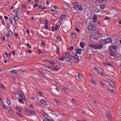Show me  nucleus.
Wrapping results in <instances>:
<instances>
[{
  "instance_id": "f257e3e1",
  "label": "nucleus",
  "mask_w": 121,
  "mask_h": 121,
  "mask_svg": "<svg viewBox=\"0 0 121 121\" xmlns=\"http://www.w3.org/2000/svg\"><path fill=\"white\" fill-rule=\"evenodd\" d=\"M107 1V0H96L95 1V3L96 5H99V4H101L105 3Z\"/></svg>"
},
{
  "instance_id": "f03ea898",
  "label": "nucleus",
  "mask_w": 121,
  "mask_h": 121,
  "mask_svg": "<svg viewBox=\"0 0 121 121\" xmlns=\"http://www.w3.org/2000/svg\"><path fill=\"white\" fill-rule=\"evenodd\" d=\"M95 49H99L103 48V45L102 44H99L98 43H96L95 44Z\"/></svg>"
},
{
  "instance_id": "7ed1b4c3",
  "label": "nucleus",
  "mask_w": 121,
  "mask_h": 121,
  "mask_svg": "<svg viewBox=\"0 0 121 121\" xmlns=\"http://www.w3.org/2000/svg\"><path fill=\"white\" fill-rule=\"evenodd\" d=\"M63 6L65 9L70 10L71 9V7L67 4L64 3L63 4Z\"/></svg>"
},
{
  "instance_id": "20e7f679",
  "label": "nucleus",
  "mask_w": 121,
  "mask_h": 121,
  "mask_svg": "<svg viewBox=\"0 0 121 121\" xmlns=\"http://www.w3.org/2000/svg\"><path fill=\"white\" fill-rule=\"evenodd\" d=\"M66 18V16L64 14H62L60 16V20L61 21L65 20Z\"/></svg>"
},
{
  "instance_id": "39448f33",
  "label": "nucleus",
  "mask_w": 121,
  "mask_h": 121,
  "mask_svg": "<svg viewBox=\"0 0 121 121\" xmlns=\"http://www.w3.org/2000/svg\"><path fill=\"white\" fill-rule=\"evenodd\" d=\"M105 41V42L106 43V44L109 43L111 42L112 41L110 37H108V38L105 39H104Z\"/></svg>"
},
{
  "instance_id": "423d86ee",
  "label": "nucleus",
  "mask_w": 121,
  "mask_h": 121,
  "mask_svg": "<svg viewBox=\"0 0 121 121\" xmlns=\"http://www.w3.org/2000/svg\"><path fill=\"white\" fill-rule=\"evenodd\" d=\"M88 27V29L90 30H93L94 29L93 25L91 24H90Z\"/></svg>"
},
{
  "instance_id": "0eeeda50",
  "label": "nucleus",
  "mask_w": 121,
  "mask_h": 121,
  "mask_svg": "<svg viewBox=\"0 0 121 121\" xmlns=\"http://www.w3.org/2000/svg\"><path fill=\"white\" fill-rule=\"evenodd\" d=\"M63 57H65V58H69L70 56V55L68 52L64 53L63 54Z\"/></svg>"
},
{
  "instance_id": "6e6552de",
  "label": "nucleus",
  "mask_w": 121,
  "mask_h": 121,
  "mask_svg": "<svg viewBox=\"0 0 121 121\" xmlns=\"http://www.w3.org/2000/svg\"><path fill=\"white\" fill-rule=\"evenodd\" d=\"M39 103L41 105L44 104L45 105H47L48 104L45 101V100L43 99L41 100L39 102Z\"/></svg>"
},
{
  "instance_id": "1a4fd4ad",
  "label": "nucleus",
  "mask_w": 121,
  "mask_h": 121,
  "mask_svg": "<svg viewBox=\"0 0 121 121\" xmlns=\"http://www.w3.org/2000/svg\"><path fill=\"white\" fill-rule=\"evenodd\" d=\"M93 21L95 22H96L97 21V17L96 15L94 14L92 16Z\"/></svg>"
},
{
  "instance_id": "9d476101",
  "label": "nucleus",
  "mask_w": 121,
  "mask_h": 121,
  "mask_svg": "<svg viewBox=\"0 0 121 121\" xmlns=\"http://www.w3.org/2000/svg\"><path fill=\"white\" fill-rule=\"evenodd\" d=\"M109 83L110 84L112 87H114L115 85V83L111 80H110L108 81Z\"/></svg>"
},
{
  "instance_id": "9b49d317",
  "label": "nucleus",
  "mask_w": 121,
  "mask_h": 121,
  "mask_svg": "<svg viewBox=\"0 0 121 121\" xmlns=\"http://www.w3.org/2000/svg\"><path fill=\"white\" fill-rule=\"evenodd\" d=\"M78 4L77 2H74L73 4V7L74 8L76 9L78 7Z\"/></svg>"
},
{
  "instance_id": "f8f14e48",
  "label": "nucleus",
  "mask_w": 121,
  "mask_h": 121,
  "mask_svg": "<svg viewBox=\"0 0 121 121\" xmlns=\"http://www.w3.org/2000/svg\"><path fill=\"white\" fill-rule=\"evenodd\" d=\"M76 76L77 79L79 80H81L82 78V77L79 74L76 75Z\"/></svg>"
},
{
  "instance_id": "ddd939ff",
  "label": "nucleus",
  "mask_w": 121,
  "mask_h": 121,
  "mask_svg": "<svg viewBox=\"0 0 121 121\" xmlns=\"http://www.w3.org/2000/svg\"><path fill=\"white\" fill-rule=\"evenodd\" d=\"M57 66H56V67L54 68V69L53 68V69H52V70H53L54 71H57L58 70H59L60 68L59 67H57Z\"/></svg>"
},
{
  "instance_id": "4468645a",
  "label": "nucleus",
  "mask_w": 121,
  "mask_h": 121,
  "mask_svg": "<svg viewBox=\"0 0 121 121\" xmlns=\"http://www.w3.org/2000/svg\"><path fill=\"white\" fill-rule=\"evenodd\" d=\"M17 15H15L16 16L14 17V18H15V19L14 18V20L16 23V21H17L18 20V17Z\"/></svg>"
},
{
  "instance_id": "2eb2a0df",
  "label": "nucleus",
  "mask_w": 121,
  "mask_h": 121,
  "mask_svg": "<svg viewBox=\"0 0 121 121\" xmlns=\"http://www.w3.org/2000/svg\"><path fill=\"white\" fill-rule=\"evenodd\" d=\"M78 9L80 11L83 10V9L82 8V5L80 4L78 6Z\"/></svg>"
},
{
  "instance_id": "dca6fc26",
  "label": "nucleus",
  "mask_w": 121,
  "mask_h": 121,
  "mask_svg": "<svg viewBox=\"0 0 121 121\" xmlns=\"http://www.w3.org/2000/svg\"><path fill=\"white\" fill-rule=\"evenodd\" d=\"M95 28H96V29H95L94 31V33L96 34H97L99 36L100 35L99 33V32L97 30L96 27H95Z\"/></svg>"
},
{
  "instance_id": "f3484780",
  "label": "nucleus",
  "mask_w": 121,
  "mask_h": 121,
  "mask_svg": "<svg viewBox=\"0 0 121 121\" xmlns=\"http://www.w3.org/2000/svg\"><path fill=\"white\" fill-rule=\"evenodd\" d=\"M77 53H75L73 56V58L75 60L78 59V56L77 55Z\"/></svg>"
},
{
  "instance_id": "a211bd4d",
  "label": "nucleus",
  "mask_w": 121,
  "mask_h": 121,
  "mask_svg": "<svg viewBox=\"0 0 121 121\" xmlns=\"http://www.w3.org/2000/svg\"><path fill=\"white\" fill-rule=\"evenodd\" d=\"M100 42L101 43L103 44V45L105 44V43H106L105 42V41L104 39H102L101 40Z\"/></svg>"
},
{
  "instance_id": "6ab92c4d",
  "label": "nucleus",
  "mask_w": 121,
  "mask_h": 121,
  "mask_svg": "<svg viewBox=\"0 0 121 121\" xmlns=\"http://www.w3.org/2000/svg\"><path fill=\"white\" fill-rule=\"evenodd\" d=\"M63 89L64 91H65L66 93H68L69 90L67 88L65 87V88H63Z\"/></svg>"
},
{
  "instance_id": "aec40b11",
  "label": "nucleus",
  "mask_w": 121,
  "mask_h": 121,
  "mask_svg": "<svg viewBox=\"0 0 121 121\" xmlns=\"http://www.w3.org/2000/svg\"><path fill=\"white\" fill-rule=\"evenodd\" d=\"M71 36L72 38L74 39H75L76 38V35L75 33H72L71 34Z\"/></svg>"
},
{
  "instance_id": "412c9836",
  "label": "nucleus",
  "mask_w": 121,
  "mask_h": 121,
  "mask_svg": "<svg viewBox=\"0 0 121 121\" xmlns=\"http://www.w3.org/2000/svg\"><path fill=\"white\" fill-rule=\"evenodd\" d=\"M90 81L92 83L94 84H95L96 83L95 81L93 79L91 78L90 79Z\"/></svg>"
},
{
  "instance_id": "4be33fe9",
  "label": "nucleus",
  "mask_w": 121,
  "mask_h": 121,
  "mask_svg": "<svg viewBox=\"0 0 121 121\" xmlns=\"http://www.w3.org/2000/svg\"><path fill=\"white\" fill-rule=\"evenodd\" d=\"M45 26H44V27L45 29H48V23H46L45 24Z\"/></svg>"
},
{
  "instance_id": "5701e85b",
  "label": "nucleus",
  "mask_w": 121,
  "mask_h": 121,
  "mask_svg": "<svg viewBox=\"0 0 121 121\" xmlns=\"http://www.w3.org/2000/svg\"><path fill=\"white\" fill-rule=\"evenodd\" d=\"M108 90L109 91L111 92V93H112V94H113L114 93V92L115 93V92L114 91V90L111 89H110V88H108Z\"/></svg>"
},
{
  "instance_id": "b1692460",
  "label": "nucleus",
  "mask_w": 121,
  "mask_h": 121,
  "mask_svg": "<svg viewBox=\"0 0 121 121\" xmlns=\"http://www.w3.org/2000/svg\"><path fill=\"white\" fill-rule=\"evenodd\" d=\"M59 26V25L58 24H57V25L56 24V25L55 28V30H58V27Z\"/></svg>"
},
{
  "instance_id": "393cba45",
  "label": "nucleus",
  "mask_w": 121,
  "mask_h": 121,
  "mask_svg": "<svg viewBox=\"0 0 121 121\" xmlns=\"http://www.w3.org/2000/svg\"><path fill=\"white\" fill-rule=\"evenodd\" d=\"M13 19H14V18H13L12 17H10L9 19L10 22H11V24H13Z\"/></svg>"
},
{
  "instance_id": "a878e982",
  "label": "nucleus",
  "mask_w": 121,
  "mask_h": 121,
  "mask_svg": "<svg viewBox=\"0 0 121 121\" xmlns=\"http://www.w3.org/2000/svg\"><path fill=\"white\" fill-rule=\"evenodd\" d=\"M80 44L81 47L82 48H83L84 46V43L82 42H81L80 43Z\"/></svg>"
},
{
  "instance_id": "bb28decb",
  "label": "nucleus",
  "mask_w": 121,
  "mask_h": 121,
  "mask_svg": "<svg viewBox=\"0 0 121 121\" xmlns=\"http://www.w3.org/2000/svg\"><path fill=\"white\" fill-rule=\"evenodd\" d=\"M17 114L20 117H23V115L20 113L17 112Z\"/></svg>"
},
{
  "instance_id": "cd10ccee",
  "label": "nucleus",
  "mask_w": 121,
  "mask_h": 121,
  "mask_svg": "<svg viewBox=\"0 0 121 121\" xmlns=\"http://www.w3.org/2000/svg\"><path fill=\"white\" fill-rule=\"evenodd\" d=\"M1 106L3 108L4 110H6V108L5 107V105L4 104H2L1 105Z\"/></svg>"
},
{
  "instance_id": "c85d7f7f",
  "label": "nucleus",
  "mask_w": 121,
  "mask_h": 121,
  "mask_svg": "<svg viewBox=\"0 0 121 121\" xmlns=\"http://www.w3.org/2000/svg\"><path fill=\"white\" fill-rule=\"evenodd\" d=\"M111 52L110 53V56H113L114 55V52L113 51Z\"/></svg>"
},
{
  "instance_id": "c756f323",
  "label": "nucleus",
  "mask_w": 121,
  "mask_h": 121,
  "mask_svg": "<svg viewBox=\"0 0 121 121\" xmlns=\"http://www.w3.org/2000/svg\"><path fill=\"white\" fill-rule=\"evenodd\" d=\"M105 4H103L102 5H101L100 6V8L101 9H103L105 8Z\"/></svg>"
},
{
  "instance_id": "7c9ffc66",
  "label": "nucleus",
  "mask_w": 121,
  "mask_h": 121,
  "mask_svg": "<svg viewBox=\"0 0 121 121\" xmlns=\"http://www.w3.org/2000/svg\"><path fill=\"white\" fill-rule=\"evenodd\" d=\"M89 45L90 47L95 48V45H94L92 44H89Z\"/></svg>"
},
{
  "instance_id": "2f4dec72",
  "label": "nucleus",
  "mask_w": 121,
  "mask_h": 121,
  "mask_svg": "<svg viewBox=\"0 0 121 121\" xmlns=\"http://www.w3.org/2000/svg\"><path fill=\"white\" fill-rule=\"evenodd\" d=\"M65 57H61L60 58H59L58 59V60H61L62 61H63L64 59H65Z\"/></svg>"
},
{
  "instance_id": "473e14b6",
  "label": "nucleus",
  "mask_w": 121,
  "mask_h": 121,
  "mask_svg": "<svg viewBox=\"0 0 121 121\" xmlns=\"http://www.w3.org/2000/svg\"><path fill=\"white\" fill-rule=\"evenodd\" d=\"M15 108H16V109H17L18 110V111L19 112H22V110L21 109V108H17V107H15Z\"/></svg>"
},
{
  "instance_id": "72a5a7b5",
  "label": "nucleus",
  "mask_w": 121,
  "mask_h": 121,
  "mask_svg": "<svg viewBox=\"0 0 121 121\" xmlns=\"http://www.w3.org/2000/svg\"><path fill=\"white\" fill-rule=\"evenodd\" d=\"M94 69H95V71L97 72L98 73L99 72V70L96 67H94Z\"/></svg>"
},
{
  "instance_id": "f704fd0d",
  "label": "nucleus",
  "mask_w": 121,
  "mask_h": 121,
  "mask_svg": "<svg viewBox=\"0 0 121 121\" xmlns=\"http://www.w3.org/2000/svg\"><path fill=\"white\" fill-rule=\"evenodd\" d=\"M13 11L15 14V15L18 14L17 13H18V11L17 10L15 9Z\"/></svg>"
},
{
  "instance_id": "c9c22d12",
  "label": "nucleus",
  "mask_w": 121,
  "mask_h": 121,
  "mask_svg": "<svg viewBox=\"0 0 121 121\" xmlns=\"http://www.w3.org/2000/svg\"><path fill=\"white\" fill-rule=\"evenodd\" d=\"M18 101L19 102L22 103V104H23L24 103V102L23 101L22 99H19Z\"/></svg>"
},
{
  "instance_id": "e433bc0d",
  "label": "nucleus",
  "mask_w": 121,
  "mask_h": 121,
  "mask_svg": "<svg viewBox=\"0 0 121 121\" xmlns=\"http://www.w3.org/2000/svg\"><path fill=\"white\" fill-rule=\"evenodd\" d=\"M100 74L102 76H106V74L103 72H100Z\"/></svg>"
},
{
  "instance_id": "4c0bfd02",
  "label": "nucleus",
  "mask_w": 121,
  "mask_h": 121,
  "mask_svg": "<svg viewBox=\"0 0 121 121\" xmlns=\"http://www.w3.org/2000/svg\"><path fill=\"white\" fill-rule=\"evenodd\" d=\"M57 40L59 41H60L61 39V38L60 36H58L57 38Z\"/></svg>"
},
{
  "instance_id": "58836bf2",
  "label": "nucleus",
  "mask_w": 121,
  "mask_h": 121,
  "mask_svg": "<svg viewBox=\"0 0 121 121\" xmlns=\"http://www.w3.org/2000/svg\"><path fill=\"white\" fill-rule=\"evenodd\" d=\"M56 52L57 53H60L59 47H57Z\"/></svg>"
},
{
  "instance_id": "ea45409f",
  "label": "nucleus",
  "mask_w": 121,
  "mask_h": 121,
  "mask_svg": "<svg viewBox=\"0 0 121 121\" xmlns=\"http://www.w3.org/2000/svg\"><path fill=\"white\" fill-rule=\"evenodd\" d=\"M17 93V94L19 95H20L22 94V92L21 91H18Z\"/></svg>"
},
{
  "instance_id": "a19ab883",
  "label": "nucleus",
  "mask_w": 121,
  "mask_h": 121,
  "mask_svg": "<svg viewBox=\"0 0 121 121\" xmlns=\"http://www.w3.org/2000/svg\"><path fill=\"white\" fill-rule=\"evenodd\" d=\"M5 36L4 35H2L1 37V38L2 39H3V41H4L5 39Z\"/></svg>"
},
{
  "instance_id": "79ce46f5",
  "label": "nucleus",
  "mask_w": 121,
  "mask_h": 121,
  "mask_svg": "<svg viewBox=\"0 0 121 121\" xmlns=\"http://www.w3.org/2000/svg\"><path fill=\"white\" fill-rule=\"evenodd\" d=\"M79 50V49H77V53H78L79 54H80L81 53V51H80Z\"/></svg>"
},
{
  "instance_id": "37998d69",
  "label": "nucleus",
  "mask_w": 121,
  "mask_h": 121,
  "mask_svg": "<svg viewBox=\"0 0 121 121\" xmlns=\"http://www.w3.org/2000/svg\"><path fill=\"white\" fill-rule=\"evenodd\" d=\"M7 109L10 113H12V110L10 108H8Z\"/></svg>"
},
{
  "instance_id": "c03bdc74",
  "label": "nucleus",
  "mask_w": 121,
  "mask_h": 121,
  "mask_svg": "<svg viewBox=\"0 0 121 121\" xmlns=\"http://www.w3.org/2000/svg\"><path fill=\"white\" fill-rule=\"evenodd\" d=\"M73 48V47H70L69 48V49L70 50H72Z\"/></svg>"
},
{
  "instance_id": "a18cd8bd",
  "label": "nucleus",
  "mask_w": 121,
  "mask_h": 121,
  "mask_svg": "<svg viewBox=\"0 0 121 121\" xmlns=\"http://www.w3.org/2000/svg\"><path fill=\"white\" fill-rule=\"evenodd\" d=\"M57 24V25L58 24L59 25V26H60L61 24V23L60 21H59L58 22Z\"/></svg>"
},
{
  "instance_id": "49530a36",
  "label": "nucleus",
  "mask_w": 121,
  "mask_h": 121,
  "mask_svg": "<svg viewBox=\"0 0 121 121\" xmlns=\"http://www.w3.org/2000/svg\"><path fill=\"white\" fill-rule=\"evenodd\" d=\"M7 103L9 105H10L11 104V102L10 100H7Z\"/></svg>"
},
{
  "instance_id": "de8ad7c7",
  "label": "nucleus",
  "mask_w": 121,
  "mask_h": 121,
  "mask_svg": "<svg viewBox=\"0 0 121 121\" xmlns=\"http://www.w3.org/2000/svg\"><path fill=\"white\" fill-rule=\"evenodd\" d=\"M22 7L23 8L25 9V3H23L22 4Z\"/></svg>"
},
{
  "instance_id": "09e8293b",
  "label": "nucleus",
  "mask_w": 121,
  "mask_h": 121,
  "mask_svg": "<svg viewBox=\"0 0 121 121\" xmlns=\"http://www.w3.org/2000/svg\"><path fill=\"white\" fill-rule=\"evenodd\" d=\"M43 121H51V120H49V119H48V118H46L45 119H44Z\"/></svg>"
},
{
  "instance_id": "8fccbe9b",
  "label": "nucleus",
  "mask_w": 121,
  "mask_h": 121,
  "mask_svg": "<svg viewBox=\"0 0 121 121\" xmlns=\"http://www.w3.org/2000/svg\"><path fill=\"white\" fill-rule=\"evenodd\" d=\"M109 19V18L108 17H106L104 19V20H108Z\"/></svg>"
},
{
  "instance_id": "3c124183",
  "label": "nucleus",
  "mask_w": 121,
  "mask_h": 121,
  "mask_svg": "<svg viewBox=\"0 0 121 121\" xmlns=\"http://www.w3.org/2000/svg\"><path fill=\"white\" fill-rule=\"evenodd\" d=\"M75 30L77 31V32H80V30L79 29H78V28H75Z\"/></svg>"
},
{
  "instance_id": "603ef678",
  "label": "nucleus",
  "mask_w": 121,
  "mask_h": 121,
  "mask_svg": "<svg viewBox=\"0 0 121 121\" xmlns=\"http://www.w3.org/2000/svg\"><path fill=\"white\" fill-rule=\"evenodd\" d=\"M112 47V49H114L115 50L116 48V46H113Z\"/></svg>"
},
{
  "instance_id": "864d4df0",
  "label": "nucleus",
  "mask_w": 121,
  "mask_h": 121,
  "mask_svg": "<svg viewBox=\"0 0 121 121\" xmlns=\"http://www.w3.org/2000/svg\"><path fill=\"white\" fill-rule=\"evenodd\" d=\"M0 87L2 89L4 90V86L1 85L0 86Z\"/></svg>"
},
{
  "instance_id": "5fc2aeb1",
  "label": "nucleus",
  "mask_w": 121,
  "mask_h": 121,
  "mask_svg": "<svg viewBox=\"0 0 121 121\" xmlns=\"http://www.w3.org/2000/svg\"><path fill=\"white\" fill-rule=\"evenodd\" d=\"M20 97L22 98L24 96V95L22 94L20 95Z\"/></svg>"
},
{
  "instance_id": "6e6d98bb",
  "label": "nucleus",
  "mask_w": 121,
  "mask_h": 121,
  "mask_svg": "<svg viewBox=\"0 0 121 121\" xmlns=\"http://www.w3.org/2000/svg\"><path fill=\"white\" fill-rule=\"evenodd\" d=\"M25 111L27 113H28L29 112V110L28 109L26 108L25 109Z\"/></svg>"
},
{
  "instance_id": "4d7b16f0",
  "label": "nucleus",
  "mask_w": 121,
  "mask_h": 121,
  "mask_svg": "<svg viewBox=\"0 0 121 121\" xmlns=\"http://www.w3.org/2000/svg\"><path fill=\"white\" fill-rule=\"evenodd\" d=\"M52 10L53 12H54L55 13V14H56L57 13V12L56 10H54L52 9Z\"/></svg>"
},
{
  "instance_id": "13d9d810",
  "label": "nucleus",
  "mask_w": 121,
  "mask_h": 121,
  "mask_svg": "<svg viewBox=\"0 0 121 121\" xmlns=\"http://www.w3.org/2000/svg\"><path fill=\"white\" fill-rule=\"evenodd\" d=\"M109 50H110V52H112V51H112V50L113 49H112V47H111V46Z\"/></svg>"
},
{
  "instance_id": "bf43d9fd",
  "label": "nucleus",
  "mask_w": 121,
  "mask_h": 121,
  "mask_svg": "<svg viewBox=\"0 0 121 121\" xmlns=\"http://www.w3.org/2000/svg\"><path fill=\"white\" fill-rule=\"evenodd\" d=\"M99 36L98 37H95L94 38V39H95L96 40H98V39L99 38Z\"/></svg>"
},
{
  "instance_id": "052dcab7",
  "label": "nucleus",
  "mask_w": 121,
  "mask_h": 121,
  "mask_svg": "<svg viewBox=\"0 0 121 121\" xmlns=\"http://www.w3.org/2000/svg\"><path fill=\"white\" fill-rule=\"evenodd\" d=\"M68 64V65H72V62H69L68 63H67Z\"/></svg>"
},
{
  "instance_id": "680f3d73",
  "label": "nucleus",
  "mask_w": 121,
  "mask_h": 121,
  "mask_svg": "<svg viewBox=\"0 0 121 121\" xmlns=\"http://www.w3.org/2000/svg\"><path fill=\"white\" fill-rule=\"evenodd\" d=\"M41 45L43 46H44L45 45V44L43 41H42L41 42Z\"/></svg>"
},
{
  "instance_id": "e2e57ef3",
  "label": "nucleus",
  "mask_w": 121,
  "mask_h": 121,
  "mask_svg": "<svg viewBox=\"0 0 121 121\" xmlns=\"http://www.w3.org/2000/svg\"><path fill=\"white\" fill-rule=\"evenodd\" d=\"M46 8V7H44L42 8L41 9V11H43V10L45 9Z\"/></svg>"
},
{
  "instance_id": "0e129e2a",
  "label": "nucleus",
  "mask_w": 121,
  "mask_h": 121,
  "mask_svg": "<svg viewBox=\"0 0 121 121\" xmlns=\"http://www.w3.org/2000/svg\"><path fill=\"white\" fill-rule=\"evenodd\" d=\"M38 5L37 4H36L33 6V8H35L36 7H37L38 6Z\"/></svg>"
},
{
  "instance_id": "69168bd1",
  "label": "nucleus",
  "mask_w": 121,
  "mask_h": 121,
  "mask_svg": "<svg viewBox=\"0 0 121 121\" xmlns=\"http://www.w3.org/2000/svg\"><path fill=\"white\" fill-rule=\"evenodd\" d=\"M4 18L5 19L8 20V17L7 16H5L4 17Z\"/></svg>"
},
{
  "instance_id": "338daca9",
  "label": "nucleus",
  "mask_w": 121,
  "mask_h": 121,
  "mask_svg": "<svg viewBox=\"0 0 121 121\" xmlns=\"http://www.w3.org/2000/svg\"><path fill=\"white\" fill-rule=\"evenodd\" d=\"M106 115L109 118H110L111 116L110 115L108 114L107 115Z\"/></svg>"
},
{
  "instance_id": "774afa93",
  "label": "nucleus",
  "mask_w": 121,
  "mask_h": 121,
  "mask_svg": "<svg viewBox=\"0 0 121 121\" xmlns=\"http://www.w3.org/2000/svg\"><path fill=\"white\" fill-rule=\"evenodd\" d=\"M38 53L39 54L41 53V51L39 49L38 50Z\"/></svg>"
}]
</instances>
